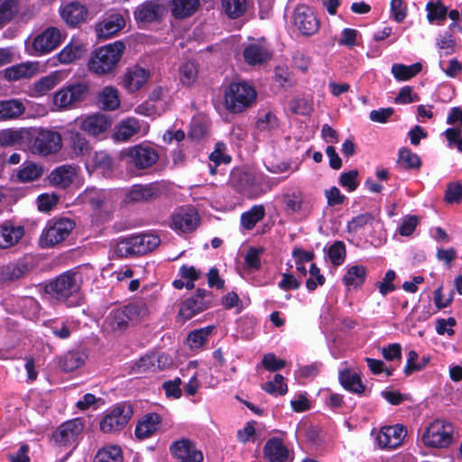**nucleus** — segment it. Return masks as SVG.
Returning a JSON list of instances; mask_svg holds the SVG:
<instances>
[{
	"mask_svg": "<svg viewBox=\"0 0 462 462\" xmlns=\"http://www.w3.org/2000/svg\"><path fill=\"white\" fill-rule=\"evenodd\" d=\"M125 50L122 41L106 44L97 49L88 61L89 70L97 75H106L115 71Z\"/></svg>",
	"mask_w": 462,
	"mask_h": 462,
	"instance_id": "nucleus-1",
	"label": "nucleus"
},
{
	"mask_svg": "<svg viewBox=\"0 0 462 462\" xmlns=\"http://www.w3.org/2000/svg\"><path fill=\"white\" fill-rule=\"evenodd\" d=\"M82 284V276L73 270L64 272L45 286L47 294L61 302L78 298Z\"/></svg>",
	"mask_w": 462,
	"mask_h": 462,
	"instance_id": "nucleus-2",
	"label": "nucleus"
},
{
	"mask_svg": "<svg viewBox=\"0 0 462 462\" xmlns=\"http://www.w3.org/2000/svg\"><path fill=\"white\" fill-rule=\"evenodd\" d=\"M256 96L255 89L246 82H232L225 90V106L231 113H242L254 103Z\"/></svg>",
	"mask_w": 462,
	"mask_h": 462,
	"instance_id": "nucleus-3",
	"label": "nucleus"
},
{
	"mask_svg": "<svg viewBox=\"0 0 462 462\" xmlns=\"http://www.w3.org/2000/svg\"><path fill=\"white\" fill-rule=\"evenodd\" d=\"M28 142L32 153L42 156L56 153L62 147L61 134L44 128L31 130Z\"/></svg>",
	"mask_w": 462,
	"mask_h": 462,
	"instance_id": "nucleus-4",
	"label": "nucleus"
},
{
	"mask_svg": "<svg viewBox=\"0 0 462 462\" xmlns=\"http://www.w3.org/2000/svg\"><path fill=\"white\" fill-rule=\"evenodd\" d=\"M160 244L157 236L145 234L126 237L120 240L116 245V253L120 257H131L145 254L155 249Z\"/></svg>",
	"mask_w": 462,
	"mask_h": 462,
	"instance_id": "nucleus-5",
	"label": "nucleus"
},
{
	"mask_svg": "<svg viewBox=\"0 0 462 462\" xmlns=\"http://www.w3.org/2000/svg\"><path fill=\"white\" fill-rule=\"evenodd\" d=\"M75 227V223L69 218L51 220L43 228L39 238L42 248H50L63 242Z\"/></svg>",
	"mask_w": 462,
	"mask_h": 462,
	"instance_id": "nucleus-6",
	"label": "nucleus"
},
{
	"mask_svg": "<svg viewBox=\"0 0 462 462\" xmlns=\"http://www.w3.org/2000/svg\"><path fill=\"white\" fill-rule=\"evenodd\" d=\"M133 413V406L130 403H118L103 417L99 428L104 433L118 432L127 425Z\"/></svg>",
	"mask_w": 462,
	"mask_h": 462,
	"instance_id": "nucleus-7",
	"label": "nucleus"
},
{
	"mask_svg": "<svg viewBox=\"0 0 462 462\" xmlns=\"http://www.w3.org/2000/svg\"><path fill=\"white\" fill-rule=\"evenodd\" d=\"M453 426L450 423L435 420L422 435V442L430 448H446L452 442Z\"/></svg>",
	"mask_w": 462,
	"mask_h": 462,
	"instance_id": "nucleus-8",
	"label": "nucleus"
},
{
	"mask_svg": "<svg viewBox=\"0 0 462 462\" xmlns=\"http://www.w3.org/2000/svg\"><path fill=\"white\" fill-rule=\"evenodd\" d=\"M127 163L137 170H145L155 164L159 159L157 152L148 145H134L125 152Z\"/></svg>",
	"mask_w": 462,
	"mask_h": 462,
	"instance_id": "nucleus-9",
	"label": "nucleus"
},
{
	"mask_svg": "<svg viewBox=\"0 0 462 462\" xmlns=\"http://www.w3.org/2000/svg\"><path fill=\"white\" fill-rule=\"evenodd\" d=\"M60 31H42V33L33 38L32 45L26 42V48L30 54L41 55L51 52L60 42Z\"/></svg>",
	"mask_w": 462,
	"mask_h": 462,
	"instance_id": "nucleus-10",
	"label": "nucleus"
},
{
	"mask_svg": "<svg viewBox=\"0 0 462 462\" xmlns=\"http://www.w3.org/2000/svg\"><path fill=\"white\" fill-rule=\"evenodd\" d=\"M88 93V86L77 83L60 89L55 94L54 104L59 108H67L83 100Z\"/></svg>",
	"mask_w": 462,
	"mask_h": 462,
	"instance_id": "nucleus-11",
	"label": "nucleus"
},
{
	"mask_svg": "<svg viewBox=\"0 0 462 462\" xmlns=\"http://www.w3.org/2000/svg\"><path fill=\"white\" fill-rule=\"evenodd\" d=\"M83 430V423L79 419L62 423L53 433L52 439L60 447L73 445Z\"/></svg>",
	"mask_w": 462,
	"mask_h": 462,
	"instance_id": "nucleus-12",
	"label": "nucleus"
},
{
	"mask_svg": "<svg viewBox=\"0 0 462 462\" xmlns=\"http://www.w3.org/2000/svg\"><path fill=\"white\" fill-rule=\"evenodd\" d=\"M406 434V429L401 424L385 426L377 434L376 441L381 448L393 449L402 445Z\"/></svg>",
	"mask_w": 462,
	"mask_h": 462,
	"instance_id": "nucleus-13",
	"label": "nucleus"
},
{
	"mask_svg": "<svg viewBox=\"0 0 462 462\" xmlns=\"http://www.w3.org/2000/svg\"><path fill=\"white\" fill-rule=\"evenodd\" d=\"M199 224V217L193 208H180L171 217V226L186 233L195 230Z\"/></svg>",
	"mask_w": 462,
	"mask_h": 462,
	"instance_id": "nucleus-14",
	"label": "nucleus"
},
{
	"mask_svg": "<svg viewBox=\"0 0 462 462\" xmlns=\"http://www.w3.org/2000/svg\"><path fill=\"white\" fill-rule=\"evenodd\" d=\"M78 127L90 136H98L104 134L110 126L107 117L102 114H94L75 121Z\"/></svg>",
	"mask_w": 462,
	"mask_h": 462,
	"instance_id": "nucleus-15",
	"label": "nucleus"
},
{
	"mask_svg": "<svg viewBox=\"0 0 462 462\" xmlns=\"http://www.w3.org/2000/svg\"><path fill=\"white\" fill-rule=\"evenodd\" d=\"M171 359L163 353H152L143 356L135 365V370L139 374L157 372L169 367Z\"/></svg>",
	"mask_w": 462,
	"mask_h": 462,
	"instance_id": "nucleus-16",
	"label": "nucleus"
},
{
	"mask_svg": "<svg viewBox=\"0 0 462 462\" xmlns=\"http://www.w3.org/2000/svg\"><path fill=\"white\" fill-rule=\"evenodd\" d=\"M62 19L69 26H78L86 22L88 17L87 6L78 1H72L60 10Z\"/></svg>",
	"mask_w": 462,
	"mask_h": 462,
	"instance_id": "nucleus-17",
	"label": "nucleus"
},
{
	"mask_svg": "<svg viewBox=\"0 0 462 462\" xmlns=\"http://www.w3.org/2000/svg\"><path fill=\"white\" fill-rule=\"evenodd\" d=\"M171 451L178 459V462H202L203 455L197 450L193 443L182 439L174 442L171 446Z\"/></svg>",
	"mask_w": 462,
	"mask_h": 462,
	"instance_id": "nucleus-18",
	"label": "nucleus"
},
{
	"mask_svg": "<svg viewBox=\"0 0 462 462\" xmlns=\"http://www.w3.org/2000/svg\"><path fill=\"white\" fill-rule=\"evenodd\" d=\"M131 324L129 316L125 311V307L112 310L106 316L104 328L106 330L121 333L125 330Z\"/></svg>",
	"mask_w": 462,
	"mask_h": 462,
	"instance_id": "nucleus-19",
	"label": "nucleus"
},
{
	"mask_svg": "<svg viewBox=\"0 0 462 462\" xmlns=\"http://www.w3.org/2000/svg\"><path fill=\"white\" fill-rule=\"evenodd\" d=\"M39 70L38 62H23L11 66L4 70V78L7 81H17L33 77Z\"/></svg>",
	"mask_w": 462,
	"mask_h": 462,
	"instance_id": "nucleus-20",
	"label": "nucleus"
},
{
	"mask_svg": "<svg viewBox=\"0 0 462 462\" xmlns=\"http://www.w3.org/2000/svg\"><path fill=\"white\" fill-rule=\"evenodd\" d=\"M24 236V228L22 226H14L11 222L0 225V248H10Z\"/></svg>",
	"mask_w": 462,
	"mask_h": 462,
	"instance_id": "nucleus-21",
	"label": "nucleus"
},
{
	"mask_svg": "<svg viewBox=\"0 0 462 462\" xmlns=\"http://www.w3.org/2000/svg\"><path fill=\"white\" fill-rule=\"evenodd\" d=\"M263 455L270 462H290L289 450L282 440L270 439L264 445Z\"/></svg>",
	"mask_w": 462,
	"mask_h": 462,
	"instance_id": "nucleus-22",
	"label": "nucleus"
},
{
	"mask_svg": "<svg viewBox=\"0 0 462 462\" xmlns=\"http://www.w3.org/2000/svg\"><path fill=\"white\" fill-rule=\"evenodd\" d=\"M77 175V167L65 164L55 168L49 175V181L51 185L65 189L69 187Z\"/></svg>",
	"mask_w": 462,
	"mask_h": 462,
	"instance_id": "nucleus-23",
	"label": "nucleus"
},
{
	"mask_svg": "<svg viewBox=\"0 0 462 462\" xmlns=\"http://www.w3.org/2000/svg\"><path fill=\"white\" fill-rule=\"evenodd\" d=\"M161 421L162 418L158 413L151 412L143 415L135 427V437L138 439L150 438L156 432Z\"/></svg>",
	"mask_w": 462,
	"mask_h": 462,
	"instance_id": "nucleus-24",
	"label": "nucleus"
},
{
	"mask_svg": "<svg viewBox=\"0 0 462 462\" xmlns=\"http://www.w3.org/2000/svg\"><path fill=\"white\" fill-rule=\"evenodd\" d=\"M148 77L149 73L144 69L133 67L124 75L123 85L129 92H134L146 83Z\"/></svg>",
	"mask_w": 462,
	"mask_h": 462,
	"instance_id": "nucleus-25",
	"label": "nucleus"
},
{
	"mask_svg": "<svg viewBox=\"0 0 462 462\" xmlns=\"http://www.w3.org/2000/svg\"><path fill=\"white\" fill-rule=\"evenodd\" d=\"M24 111L25 106L20 99L0 100V122L17 119Z\"/></svg>",
	"mask_w": 462,
	"mask_h": 462,
	"instance_id": "nucleus-26",
	"label": "nucleus"
},
{
	"mask_svg": "<svg viewBox=\"0 0 462 462\" xmlns=\"http://www.w3.org/2000/svg\"><path fill=\"white\" fill-rule=\"evenodd\" d=\"M293 25L296 29H313L319 26V22L309 7L301 5L294 10Z\"/></svg>",
	"mask_w": 462,
	"mask_h": 462,
	"instance_id": "nucleus-27",
	"label": "nucleus"
},
{
	"mask_svg": "<svg viewBox=\"0 0 462 462\" xmlns=\"http://www.w3.org/2000/svg\"><path fill=\"white\" fill-rule=\"evenodd\" d=\"M210 306L209 300H196L189 298L184 300L179 310V317L183 321H187L193 318L197 313L204 311Z\"/></svg>",
	"mask_w": 462,
	"mask_h": 462,
	"instance_id": "nucleus-28",
	"label": "nucleus"
},
{
	"mask_svg": "<svg viewBox=\"0 0 462 462\" xmlns=\"http://www.w3.org/2000/svg\"><path fill=\"white\" fill-rule=\"evenodd\" d=\"M200 6V0H171V14L177 19H184L194 14Z\"/></svg>",
	"mask_w": 462,
	"mask_h": 462,
	"instance_id": "nucleus-29",
	"label": "nucleus"
},
{
	"mask_svg": "<svg viewBox=\"0 0 462 462\" xmlns=\"http://www.w3.org/2000/svg\"><path fill=\"white\" fill-rule=\"evenodd\" d=\"M244 58L249 65H260L270 59V53L263 45L252 43L245 48Z\"/></svg>",
	"mask_w": 462,
	"mask_h": 462,
	"instance_id": "nucleus-30",
	"label": "nucleus"
},
{
	"mask_svg": "<svg viewBox=\"0 0 462 462\" xmlns=\"http://www.w3.org/2000/svg\"><path fill=\"white\" fill-rule=\"evenodd\" d=\"M161 6L153 1H147L139 5L134 11L137 21L148 23L156 21L160 16Z\"/></svg>",
	"mask_w": 462,
	"mask_h": 462,
	"instance_id": "nucleus-31",
	"label": "nucleus"
},
{
	"mask_svg": "<svg viewBox=\"0 0 462 462\" xmlns=\"http://www.w3.org/2000/svg\"><path fill=\"white\" fill-rule=\"evenodd\" d=\"M140 131V124L134 117H128L121 121L114 133V138L116 141H127Z\"/></svg>",
	"mask_w": 462,
	"mask_h": 462,
	"instance_id": "nucleus-32",
	"label": "nucleus"
},
{
	"mask_svg": "<svg viewBox=\"0 0 462 462\" xmlns=\"http://www.w3.org/2000/svg\"><path fill=\"white\" fill-rule=\"evenodd\" d=\"M338 377L341 385L346 390L358 394L365 392V386L363 384L359 374L352 372L350 369L340 371Z\"/></svg>",
	"mask_w": 462,
	"mask_h": 462,
	"instance_id": "nucleus-33",
	"label": "nucleus"
},
{
	"mask_svg": "<svg viewBox=\"0 0 462 462\" xmlns=\"http://www.w3.org/2000/svg\"><path fill=\"white\" fill-rule=\"evenodd\" d=\"M231 182L240 191L246 195L254 192V187L257 184L256 178L250 172L236 171L233 172Z\"/></svg>",
	"mask_w": 462,
	"mask_h": 462,
	"instance_id": "nucleus-34",
	"label": "nucleus"
},
{
	"mask_svg": "<svg viewBox=\"0 0 462 462\" xmlns=\"http://www.w3.org/2000/svg\"><path fill=\"white\" fill-rule=\"evenodd\" d=\"M125 307L132 325L145 320L150 315L147 303L142 300L132 301Z\"/></svg>",
	"mask_w": 462,
	"mask_h": 462,
	"instance_id": "nucleus-35",
	"label": "nucleus"
},
{
	"mask_svg": "<svg viewBox=\"0 0 462 462\" xmlns=\"http://www.w3.org/2000/svg\"><path fill=\"white\" fill-rule=\"evenodd\" d=\"M43 169L41 165L32 162H24L17 171L16 178L20 182H32L42 177Z\"/></svg>",
	"mask_w": 462,
	"mask_h": 462,
	"instance_id": "nucleus-36",
	"label": "nucleus"
},
{
	"mask_svg": "<svg viewBox=\"0 0 462 462\" xmlns=\"http://www.w3.org/2000/svg\"><path fill=\"white\" fill-rule=\"evenodd\" d=\"M90 162L93 168L101 171L103 174L112 172L116 167L115 159L106 151L95 152Z\"/></svg>",
	"mask_w": 462,
	"mask_h": 462,
	"instance_id": "nucleus-37",
	"label": "nucleus"
},
{
	"mask_svg": "<svg viewBox=\"0 0 462 462\" xmlns=\"http://www.w3.org/2000/svg\"><path fill=\"white\" fill-rule=\"evenodd\" d=\"M199 64L194 60H188L179 68L180 81L184 87H191L197 80Z\"/></svg>",
	"mask_w": 462,
	"mask_h": 462,
	"instance_id": "nucleus-38",
	"label": "nucleus"
},
{
	"mask_svg": "<svg viewBox=\"0 0 462 462\" xmlns=\"http://www.w3.org/2000/svg\"><path fill=\"white\" fill-rule=\"evenodd\" d=\"M30 137V130L20 129L13 130L8 129L2 133L0 136V143L4 146L21 145L24 141H28Z\"/></svg>",
	"mask_w": 462,
	"mask_h": 462,
	"instance_id": "nucleus-39",
	"label": "nucleus"
},
{
	"mask_svg": "<svg viewBox=\"0 0 462 462\" xmlns=\"http://www.w3.org/2000/svg\"><path fill=\"white\" fill-rule=\"evenodd\" d=\"M98 103L104 110L116 109L120 105L117 89L113 87H106L98 96Z\"/></svg>",
	"mask_w": 462,
	"mask_h": 462,
	"instance_id": "nucleus-40",
	"label": "nucleus"
},
{
	"mask_svg": "<svg viewBox=\"0 0 462 462\" xmlns=\"http://www.w3.org/2000/svg\"><path fill=\"white\" fill-rule=\"evenodd\" d=\"M264 215L265 209L263 205L254 206L249 211L242 214L241 224L245 229L251 230L263 218Z\"/></svg>",
	"mask_w": 462,
	"mask_h": 462,
	"instance_id": "nucleus-41",
	"label": "nucleus"
},
{
	"mask_svg": "<svg viewBox=\"0 0 462 462\" xmlns=\"http://www.w3.org/2000/svg\"><path fill=\"white\" fill-rule=\"evenodd\" d=\"M84 361L85 358L83 354L76 351H69L60 357L59 365L65 372H72L84 364Z\"/></svg>",
	"mask_w": 462,
	"mask_h": 462,
	"instance_id": "nucleus-42",
	"label": "nucleus"
},
{
	"mask_svg": "<svg viewBox=\"0 0 462 462\" xmlns=\"http://www.w3.org/2000/svg\"><path fill=\"white\" fill-rule=\"evenodd\" d=\"M222 11L232 19L242 16L246 11V0H221Z\"/></svg>",
	"mask_w": 462,
	"mask_h": 462,
	"instance_id": "nucleus-43",
	"label": "nucleus"
},
{
	"mask_svg": "<svg viewBox=\"0 0 462 462\" xmlns=\"http://www.w3.org/2000/svg\"><path fill=\"white\" fill-rule=\"evenodd\" d=\"M214 328V326H208L189 332L187 337V342L189 347L192 349L201 347L206 343L208 336L212 333Z\"/></svg>",
	"mask_w": 462,
	"mask_h": 462,
	"instance_id": "nucleus-44",
	"label": "nucleus"
},
{
	"mask_svg": "<svg viewBox=\"0 0 462 462\" xmlns=\"http://www.w3.org/2000/svg\"><path fill=\"white\" fill-rule=\"evenodd\" d=\"M69 141L74 153L78 156H84L90 151L89 142L78 131L70 130Z\"/></svg>",
	"mask_w": 462,
	"mask_h": 462,
	"instance_id": "nucleus-45",
	"label": "nucleus"
},
{
	"mask_svg": "<svg viewBox=\"0 0 462 462\" xmlns=\"http://www.w3.org/2000/svg\"><path fill=\"white\" fill-rule=\"evenodd\" d=\"M421 64L415 63L411 66H405L402 64H393L392 67V73L398 80H408L413 78L421 70Z\"/></svg>",
	"mask_w": 462,
	"mask_h": 462,
	"instance_id": "nucleus-46",
	"label": "nucleus"
},
{
	"mask_svg": "<svg viewBox=\"0 0 462 462\" xmlns=\"http://www.w3.org/2000/svg\"><path fill=\"white\" fill-rule=\"evenodd\" d=\"M60 80V78L57 72L47 75L34 83L33 91L36 95L42 96L57 86Z\"/></svg>",
	"mask_w": 462,
	"mask_h": 462,
	"instance_id": "nucleus-47",
	"label": "nucleus"
},
{
	"mask_svg": "<svg viewBox=\"0 0 462 462\" xmlns=\"http://www.w3.org/2000/svg\"><path fill=\"white\" fill-rule=\"evenodd\" d=\"M366 270L362 265L350 267L343 277V282L346 286H358L365 281Z\"/></svg>",
	"mask_w": 462,
	"mask_h": 462,
	"instance_id": "nucleus-48",
	"label": "nucleus"
},
{
	"mask_svg": "<svg viewBox=\"0 0 462 462\" xmlns=\"http://www.w3.org/2000/svg\"><path fill=\"white\" fill-rule=\"evenodd\" d=\"M429 22L444 21L447 18L448 8L440 1H430L426 5Z\"/></svg>",
	"mask_w": 462,
	"mask_h": 462,
	"instance_id": "nucleus-49",
	"label": "nucleus"
},
{
	"mask_svg": "<svg viewBox=\"0 0 462 462\" xmlns=\"http://www.w3.org/2000/svg\"><path fill=\"white\" fill-rule=\"evenodd\" d=\"M122 450L118 446H109L99 449L95 456V462H119Z\"/></svg>",
	"mask_w": 462,
	"mask_h": 462,
	"instance_id": "nucleus-50",
	"label": "nucleus"
},
{
	"mask_svg": "<svg viewBox=\"0 0 462 462\" xmlns=\"http://www.w3.org/2000/svg\"><path fill=\"white\" fill-rule=\"evenodd\" d=\"M17 12V0H0V27L10 22Z\"/></svg>",
	"mask_w": 462,
	"mask_h": 462,
	"instance_id": "nucleus-51",
	"label": "nucleus"
},
{
	"mask_svg": "<svg viewBox=\"0 0 462 462\" xmlns=\"http://www.w3.org/2000/svg\"><path fill=\"white\" fill-rule=\"evenodd\" d=\"M24 273V267L16 264H7L0 267V282L19 279Z\"/></svg>",
	"mask_w": 462,
	"mask_h": 462,
	"instance_id": "nucleus-52",
	"label": "nucleus"
},
{
	"mask_svg": "<svg viewBox=\"0 0 462 462\" xmlns=\"http://www.w3.org/2000/svg\"><path fill=\"white\" fill-rule=\"evenodd\" d=\"M375 221V217L371 213H364L360 214L355 217H353L347 223V230L349 232H357L358 230L364 228L365 226H372Z\"/></svg>",
	"mask_w": 462,
	"mask_h": 462,
	"instance_id": "nucleus-53",
	"label": "nucleus"
},
{
	"mask_svg": "<svg viewBox=\"0 0 462 462\" xmlns=\"http://www.w3.org/2000/svg\"><path fill=\"white\" fill-rule=\"evenodd\" d=\"M155 195L154 189L148 186H134L128 193L130 201L140 202L146 201Z\"/></svg>",
	"mask_w": 462,
	"mask_h": 462,
	"instance_id": "nucleus-54",
	"label": "nucleus"
},
{
	"mask_svg": "<svg viewBox=\"0 0 462 462\" xmlns=\"http://www.w3.org/2000/svg\"><path fill=\"white\" fill-rule=\"evenodd\" d=\"M284 377L282 374H275L273 381H268L263 385V389L270 394L283 395L287 393L288 387L284 383Z\"/></svg>",
	"mask_w": 462,
	"mask_h": 462,
	"instance_id": "nucleus-55",
	"label": "nucleus"
},
{
	"mask_svg": "<svg viewBox=\"0 0 462 462\" xmlns=\"http://www.w3.org/2000/svg\"><path fill=\"white\" fill-rule=\"evenodd\" d=\"M328 255L334 265H340L346 258V247L343 242H335L328 251Z\"/></svg>",
	"mask_w": 462,
	"mask_h": 462,
	"instance_id": "nucleus-56",
	"label": "nucleus"
},
{
	"mask_svg": "<svg viewBox=\"0 0 462 462\" xmlns=\"http://www.w3.org/2000/svg\"><path fill=\"white\" fill-rule=\"evenodd\" d=\"M399 162L405 168H419L421 164L420 157L411 152L408 148H402L399 152Z\"/></svg>",
	"mask_w": 462,
	"mask_h": 462,
	"instance_id": "nucleus-57",
	"label": "nucleus"
},
{
	"mask_svg": "<svg viewBox=\"0 0 462 462\" xmlns=\"http://www.w3.org/2000/svg\"><path fill=\"white\" fill-rule=\"evenodd\" d=\"M358 171L356 170H351L346 172H344L340 175L338 182L339 184L346 188L349 192H352L356 189L359 185L357 180Z\"/></svg>",
	"mask_w": 462,
	"mask_h": 462,
	"instance_id": "nucleus-58",
	"label": "nucleus"
},
{
	"mask_svg": "<svg viewBox=\"0 0 462 462\" xmlns=\"http://www.w3.org/2000/svg\"><path fill=\"white\" fill-rule=\"evenodd\" d=\"M99 29H124L125 20L121 14L114 13L107 15L99 24Z\"/></svg>",
	"mask_w": 462,
	"mask_h": 462,
	"instance_id": "nucleus-59",
	"label": "nucleus"
},
{
	"mask_svg": "<svg viewBox=\"0 0 462 462\" xmlns=\"http://www.w3.org/2000/svg\"><path fill=\"white\" fill-rule=\"evenodd\" d=\"M309 273L310 277L306 282V287L309 291H315L318 285L325 283V277L320 273L319 268L315 263L310 264Z\"/></svg>",
	"mask_w": 462,
	"mask_h": 462,
	"instance_id": "nucleus-60",
	"label": "nucleus"
},
{
	"mask_svg": "<svg viewBox=\"0 0 462 462\" xmlns=\"http://www.w3.org/2000/svg\"><path fill=\"white\" fill-rule=\"evenodd\" d=\"M263 251V247H250L245 256V265L250 269H259L261 267L260 255Z\"/></svg>",
	"mask_w": 462,
	"mask_h": 462,
	"instance_id": "nucleus-61",
	"label": "nucleus"
},
{
	"mask_svg": "<svg viewBox=\"0 0 462 462\" xmlns=\"http://www.w3.org/2000/svg\"><path fill=\"white\" fill-rule=\"evenodd\" d=\"M445 200L448 203H459L462 200V181L451 182L448 185Z\"/></svg>",
	"mask_w": 462,
	"mask_h": 462,
	"instance_id": "nucleus-62",
	"label": "nucleus"
},
{
	"mask_svg": "<svg viewBox=\"0 0 462 462\" xmlns=\"http://www.w3.org/2000/svg\"><path fill=\"white\" fill-rule=\"evenodd\" d=\"M440 55H450L455 51V40L448 32H445L437 40Z\"/></svg>",
	"mask_w": 462,
	"mask_h": 462,
	"instance_id": "nucleus-63",
	"label": "nucleus"
},
{
	"mask_svg": "<svg viewBox=\"0 0 462 462\" xmlns=\"http://www.w3.org/2000/svg\"><path fill=\"white\" fill-rule=\"evenodd\" d=\"M262 365L266 370L275 372L282 370L285 366L286 362L277 358L274 354L268 353L263 356Z\"/></svg>",
	"mask_w": 462,
	"mask_h": 462,
	"instance_id": "nucleus-64",
	"label": "nucleus"
}]
</instances>
